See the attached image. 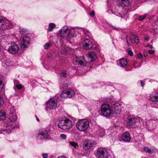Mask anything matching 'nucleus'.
Instances as JSON below:
<instances>
[{
  "instance_id": "f257e3e1",
  "label": "nucleus",
  "mask_w": 158,
  "mask_h": 158,
  "mask_svg": "<svg viewBox=\"0 0 158 158\" xmlns=\"http://www.w3.org/2000/svg\"><path fill=\"white\" fill-rule=\"evenodd\" d=\"M58 127L64 131L70 129L73 124L71 120L65 117L60 118L58 120Z\"/></svg>"
},
{
  "instance_id": "f03ea898",
  "label": "nucleus",
  "mask_w": 158,
  "mask_h": 158,
  "mask_svg": "<svg viewBox=\"0 0 158 158\" xmlns=\"http://www.w3.org/2000/svg\"><path fill=\"white\" fill-rule=\"evenodd\" d=\"M76 127L77 129L79 131H85L89 127V122L86 119H81L77 122Z\"/></svg>"
},
{
  "instance_id": "7ed1b4c3",
  "label": "nucleus",
  "mask_w": 158,
  "mask_h": 158,
  "mask_svg": "<svg viewBox=\"0 0 158 158\" xmlns=\"http://www.w3.org/2000/svg\"><path fill=\"white\" fill-rule=\"evenodd\" d=\"M101 112L102 114L105 117H109L112 114L110 106L106 103H103L102 105Z\"/></svg>"
},
{
  "instance_id": "20e7f679",
  "label": "nucleus",
  "mask_w": 158,
  "mask_h": 158,
  "mask_svg": "<svg viewBox=\"0 0 158 158\" xmlns=\"http://www.w3.org/2000/svg\"><path fill=\"white\" fill-rule=\"evenodd\" d=\"M11 23L7 20L0 19V29L1 30L9 29L12 27Z\"/></svg>"
},
{
  "instance_id": "39448f33",
  "label": "nucleus",
  "mask_w": 158,
  "mask_h": 158,
  "mask_svg": "<svg viewBox=\"0 0 158 158\" xmlns=\"http://www.w3.org/2000/svg\"><path fill=\"white\" fill-rule=\"evenodd\" d=\"M58 101L54 98H50L46 103V110L55 109L58 105Z\"/></svg>"
},
{
  "instance_id": "423d86ee",
  "label": "nucleus",
  "mask_w": 158,
  "mask_h": 158,
  "mask_svg": "<svg viewBox=\"0 0 158 158\" xmlns=\"http://www.w3.org/2000/svg\"><path fill=\"white\" fill-rule=\"evenodd\" d=\"M48 136L47 131L44 129H40L38 133L36 135V137L40 140L47 139Z\"/></svg>"
},
{
  "instance_id": "0eeeda50",
  "label": "nucleus",
  "mask_w": 158,
  "mask_h": 158,
  "mask_svg": "<svg viewBox=\"0 0 158 158\" xmlns=\"http://www.w3.org/2000/svg\"><path fill=\"white\" fill-rule=\"evenodd\" d=\"M96 156L98 158H107L108 153L105 149L101 148L98 149Z\"/></svg>"
},
{
  "instance_id": "6e6552de",
  "label": "nucleus",
  "mask_w": 158,
  "mask_h": 158,
  "mask_svg": "<svg viewBox=\"0 0 158 158\" xmlns=\"http://www.w3.org/2000/svg\"><path fill=\"white\" fill-rule=\"evenodd\" d=\"M139 118H136L133 116H130L128 117V119L127 121V126L128 128L134 127L135 126L136 122Z\"/></svg>"
},
{
  "instance_id": "1a4fd4ad",
  "label": "nucleus",
  "mask_w": 158,
  "mask_h": 158,
  "mask_svg": "<svg viewBox=\"0 0 158 158\" xmlns=\"http://www.w3.org/2000/svg\"><path fill=\"white\" fill-rule=\"evenodd\" d=\"M96 145V142L94 141L87 139L84 142L83 147L85 149L88 150L94 147Z\"/></svg>"
},
{
  "instance_id": "9d476101",
  "label": "nucleus",
  "mask_w": 158,
  "mask_h": 158,
  "mask_svg": "<svg viewBox=\"0 0 158 158\" xmlns=\"http://www.w3.org/2000/svg\"><path fill=\"white\" fill-rule=\"evenodd\" d=\"M111 109L112 114H119L121 111V106L118 103H115L112 105Z\"/></svg>"
},
{
  "instance_id": "9b49d317",
  "label": "nucleus",
  "mask_w": 158,
  "mask_h": 158,
  "mask_svg": "<svg viewBox=\"0 0 158 158\" xmlns=\"http://www.w3.org/2000/svg\"><path fill=\"white\" fill-rule=\"evenodd\" d=\"M19 49L18 45L15 43H12L8 49V51L12 54L16 53Z\"/></svg>"
},
{
  "instance_id": "f8f14e48",
  "label": "nucleus",
  "mask_w": 158,
  "mask_h": 158,
  "mask_svg": "<svg viewBox=\"0 0 158 158\" xmlns=\"http://www.w3.org/2000/svg\"><path fill=\"white\" fill-rule=\"evenodd\" d=\"M92 42L87 39H86L83 44L84 49L89 50L91 49L93 47Z\"/></svg>"
},
{
  "instance_id": "ddd939ff",
  "label": "nucleus",
  "mask_w": 158,
  "mask_h": 158,
  "mask_svg": "<svg viewBox=\"0 0 158 158\" xmlns=\"http://www.w3.org/2000/svg\"><path fill=\"white\" fill-rule=\"evenodd\" d=\"M74 71V69L70 68L68 69L65 71H63L61 72L60 75L64 77H70V75H72L73 74V73H72V72Z\"/></svg>"
},
{
  "instance_id": "4468645a",
  "label": "nucleus",
  "mask_w": 158,
  "mask_h": 158,
  "mask_svg": "<svg viewBox=\"0 0 158 158\" xmlns=\"http://www.w3.org/2000/svg\"><path fill=\"white\" fill-rule=\"evenodd\" d=\"M30 39L27 37H23L21 42L22 47L24 48H27L30 44Z\"/></svg>"
},
{
  "instance_id": "2eb2a0df",
  "label": "nucleus",
  "mask_w": 158,
  "mask_h": 158,
  "mask_svg": "<svg viewBox=\"0 0 158 158\" xmlns=\"http://www.w3.org/2000/svg\"><path fill=\"white\" fill-rule=\"evenodd\" d=\"M150 99L153 102H158V93L156 91L153 92L150 95Z\"/></svg>"
},
{
  "instance_id": "dca6fc26",
  "label": "nucleus",
  "mask_w": 158,
  "mask_h": 158,
  "mask_svg": "<svg viewBox=\"0 0 158 158\" xmlns=\"http://www.w3.org/2000/svg\"><path fill=\"white\" fill-rule=\"evenodd\" d=\"M69 29L66 27H64L62 28L60 32V36L62 37H67Z\"/></svg>"
},
{
  "instance_id": "f3484780",
  "label": "nucleus",
  "mask_w": 158,
  "mask_h": 158,
  "mask_svg": "<svg viewBox=\"0 0 158 158\" xmlns=\"http://www.w3.org/2000/svg\"><path fill=\"white\" fill-rule=\"evenodd\" d=\"M87 56L90 61L94 60L97 57L95 52L93 51L88 52Z\"/></svg>"
},
{
  "instance_id": "a211bd4d",
  "label": "nucleus",
  "mask_w": 158,
  "mask_h": 158,
  "mask_svg": "<svg viewBox=\"0 0 158 158\" xmlns=\"http://www.w3.org/2000/svg\"><path fill=\"white\" fill-rule=\"evenodd\" d=\"M122 139L123 140L126 142H129L131 140V137L128 133H125L123 134Z\"/></svg>"
},
{
  "instance_id": "6ab92c4d",
  "label": "nucleus",
  "mask_w": 158,
  "mask_h": 158,
  "mask_svg": "<svg viewBox=\"0 0 158 158\" xmlns=\"http://www.w3.org/2000/svg\"><path fill=\"white\" fill-rule=\"evenodd\" d=\"M85 59L83 56H80L79 57H77L76 58V61L79 64L81 65H84L85 62Z\"/></svg>"
},
{
  "instance_id": "aec40b11",
  "label": "nucleus",
  "mask_w": 158,
  "mask_h": 158,
  "mask_svg": "<svg viewBox=\"0 0 158 158\" xmlns=\"http://www.w3.org/2000/svg\"><path fill=\"white\" fill-rule=\"evenodd\" d=\"M119 64L122 67H125L127 64V60L126 59L122 58L119 60Z\"/></svg>"
},
{
  "instance_id": "412c9836",
  "label": "nucleus",
  "mask_w": 158,
  "mask_h": 158,
  "mask_svg": "<svg viewBox=\"0 0 158 158\" xmlns=\"http://www.w3.org/2000/svg\"><path fill=\"white\" fill-rule=\"evenodd\" d=\"M68 36L70 38H72L75 37L76 35L75 34V30L73 29L71 30L69 29V31L68 32Z\"/></svg>"
},
{
  "instance_id": "4be33fe9",
  "label": "nucleus",
  "mask_w": 158,
  "mask_h": 158,
  "mask_svg": "<svg viewBox=\"0 0 158 158\" xmlns=\"http://www.w3.org/2000/svg\"><path fill=\"white\" fill-rule=\"evenodd\" d=\"M68 93V95L69 96V98H70L73 96L75 95L74 91L71 89H68L66 90Z\"/></svg>"
},
{
  "instance_id": "5701e85b",
  "label": "nucleus",
  "mask_w": 158,
  "mask_h": 158,
  "mask_svg": "<svg viewBox=\"0 0 158 158\" xmlns=\"http://www.w3.org/2000/svg\"><path fill=\"white\" fill-rule=\"evenodd\" d=\"M69 50V48L66 46L63 45L61 47V52L62 54H65Z\"/></svg>"
},
{
  "instance_id": "b1692460",
  "label": "nucleus",
  "mask_w": 158,
  "mask_h": 158,
  "mask_svg": "<svg viewBox=\"0 0 158 158\" xmlns=\"http://www.w3.org/2000/svg\"><path fill=\"white\" fill-rule=\"evenodd\" d=\"M14 128V126L10 125L6 126V128L4 129V131H6L8 133H10Z\"/></svg>"
},
{
  "instance_id": "393cba45",
  "label": "nucleus",
  "mask_w": 158,
  "mask_h": 158,
  "mask_svg": "<svg viewBox=\"0 0 158 158\" xmlns=\"http://www.w3.org/2000/svg\"><path fill=\"white\" fill-rule=\"evenodd\" d=\"M9 118L11 122H15L17 119V116L16 114L9 115Z\"/></svg>"
},
{
  "instance_id": "a878e982",
  "label": "nucleus",
  "mask_w": 158,
  "mask_h": 158,
  "mask_svg": "<svg viewBox=\"0 0 158 158\" xmlns=\"http://www.w3.org/2000/svg\"><path fill=\"white\" fill-rule=\"evenodd\" d=\"M96 132L98 135L100 136H102L104 134L105 132L103 129L100 128L98 129Z\"/></svg>"
},
{
  "instance_id": "bb28decb",
  "label": "nucleus",
  "mask_w": 158,
  "mask_h": 158,
  "mask_svg": "<svg viewBox=\"0 0 158 158\" xmlns=\"http://www.w3.org/2000/svg\"><path fill=\"white\" fill-rule=\"evenodd\" d=\"M56 27L55 24L54 23H51L49 24V28L48 31H52L53 30V29Z\"/></svg>"
},
{
  "instance_id": "cd10ccee",
  "label": "nucleus",
  "mask_w": 158,
  "mask_h": 158,
  "mask_svg": "<svg viewBox=\"0 0 158 158\" xmlns=\"http://www.w3.org/2000/svg\"><path fill=\"white\" fill-rule=\"evenodd\" d=\"M6 117V114L5 112L3 111H0V119L3 120Z\"/></svg>"
},
{
  "instance_id": "c85d7f7f",
  "label": "nucleus",
  "mask_w": 158,
  "mask_h": 158,
  "mask_svg": "<svg viewBox=\"0 0 158 158\" xmlns=\"http://www.w3.org/2000/svg\"><path fill=\"white\" fill-rule=\"evenodd\" d=\"M61 96L62 98H66L69 97V96L68 95V93L67 92L66 90L63 91L61 94Z\"/></svg>"
},
{
  "instance_id": "c756f323",
  "label": "nucleus",
  "mask_w": 158,
  "mask_h": 158,
  "mask_svg": "<svg viewBox=\"0 0 158 158\" xmlns=\"http://www.w3.org/2000/svg\"><path fill=\"white\" fill-rule=\"evenodd\" d=\"M70 144L73 147V150L75 149H78L79 148L77 144L74 142H70Z\"/></svg>"
},
{
  "instance_id": "7c9ffc66",
  "label": "nucleus",
  "mask_w": 158,
  "mask_h": 158,
  "mask_svg": "<svg viewBox=\"0 0 158 158\" xmlns=\"http://www.w3.org/2000/svg\"><path fill=\"white\" fill-rule=\"evenodd\" d=\"M4 64L7 66H9L11 65V62L9 60H6L4 62Z\"/></svg>"
},
{
  "instance_id": "2f4dec72",
  "label": "nucleus",
  "mask_w": 158,
  "mask_h": 158,
  "mask_svg": "<svg viewBox=\"0 0 158 158\" xmlns=\"http://www.w3.org/2000/svg\"><path fill=\"white\" fill-rule=\"evenodd\" d=\"M133 40L135 41V43L136 44H138L139 43V42L138 38L137 36L135 35H134L133 36Z\"/></svg>"
},
{
  "instance_id": "473e14b6",
  "label": "nucleus",
  "mask_w": 158,
  "mask_h": 158,
  "mask_svg": "<svg viewBox=\"0 0 158 158\" xmlns=\"http://www.w3.org/2000/svg\"><path fill=\"white\" fill-rule=\"evenodd\" d=\"M123 4L126 6H129V2L128 0H121Z\"/></svg>"
},
{
  "instance_id": "72a5a7b5",
  "label": "nucleus",
  "mask_w": 158,
  "mask_h": 158,
  "mask_svg": "<svg viewBox=\"0 0 158 158\" xmlns=\"http://www.w3.org/2000/svg\"><path fill=\"white\" fill-rule=\"evenodd\" d=\"M143 150L144 151L149 153H151L152 151V150L150 148L146 147H145L144 148Z\"/></svg>"
},
{
  "instance_id": "f704fd0d",
  "label": "nucleus",
  "mask_w": 158,
  "mask_h": 158,
  "mask_svg": "<svg viewBox=\"0 0 158 158\" xmlns=\"http://www.w3.org/2000/svg\"><path fill=\"white\" fill-rule=\"evenodd\" d=\"M16 114L15 112V110L13 107H12L10 109L9 115Z\"/></svg>"
},
{
  "instance_id": "c9c22d12",
  "label": "nucleus",
  "mask_w": 158,
  "mask_h": 158,
  "mask_svg": "<svg viewBox=\"0 0 158 158\" xmlns=\"http://www.w3.org/2000/svg\"><path fill=\"white\" fill-rule=\"evenodd\" d=\"M112 13L114 14L115 15L118 16L119 17H122V14L120 13H118L117 11H116L115 10H114L112 11Z\"/></svg>"
},
{
  "instance_id": "e433bc0d",
  "label": "nucleus",
  "mask_w": 158,
  "mask_h": 158,
  "mask_svg": "<svg viewBox=\"0 0 158 158\" xmlns=\"http://www.w3.org/2000/svg\"><path fill=\"white\" fill-rule=\"evenodd\" d=\"M146 16L147 15L146 14L140 16L138 18L139 20V21L143 20Z\"/></svg>"
},
{
  "instance_id": "4c0bfd02",
  "label": "nucleus",
  "mask_w": 158,
  "mask_h": 158,
  "mask_svg": "<svg viewBox=\"0 0 158 158\" xmlns=\"http://www.w3.org/2000/svg\"><path fill=\"white\" fill-rule=\"evenodd\" d=\"M137 58L140 60H141L143 59V55L141 53H139L137 56Z\"/></svg>"
},
{
  "instance_id": "58836bf2",
  "label": "nucleus",
  "mask_w": 158,
  "mask_h": 158,
  "mask_svg": "<svg viewBox=\"0 0 158 158\" xmlns=\"http://www.w3.org/2000/svg\"><path fill=\"white\" fill-rule=\"evenodd\" d=\"M60 138L61 139H65L66 138V135L64 134H61L60 135Z\"/></svg>"
},
{
  "instance_id": "ea45409f",
  "label": "nucleus",
  "mask_w": 158,
  "mask_h": 158,
  "mask_svg": "<svg viewBox=\"0 0 158 158\" xmlns=\"http://www.w3.org/2000/svg\"><path fill=\"white\" fill-rule=\"evenodd\" d=\"M4 103V101L2 98L0 97V107L2 106Z\"/></svg>"
},
{
  "instance_id": "a19ab883",
  "label": "nucleus",
  "mask_w": 158,
  "mask_h": 158,
  "mask_svg": "<svg viewBox=\"0 0 158 158\" xmlns=\"http://www.w3.org/2000/svg\"><path fill=\"white\" fill-rule=\"evenodd\" d=\"M50 46V44L48 43H46L44 45V48L46 49H47Z\"/></svg>"
},
{
  "instance_id": "79ce46f5",
  "label": "nucleus",
  "mask_w": 158,
  "mask_h": 158,
  "mask_svg": "<svg viewBox=\"0 0 158 158\" xmlns=\"http://www.w3.org/2000/svg\"><path fill=\"white\" fill-rule=\"evenodd\" d=\"M16 87L19 89H20L22 88V85L21 84H19L16 85Z\"/></svg>"
},
{
  "instance_id": "37998d69",
  "label": "nucleus",
  "mask_w": 158,
  "mask_h": 158,
  "mask_svg": "<svg viewBox=\"0 0 158 158\" xmlns=\"http://www.w3.org/2000/svg\"><path fill=\"white\" fill-rule=\"evenodd\" d=\"M42 156L43 158H47L48 157V154L46 153H43L42 154Z\"/></svg>"
},
{
  "instance_id": "c03bdc74",
  "label": "nucleus",
  "mask_w": 158,
  "mask_h": 158,
  "mask_svg": "<svg viewBox=\"0 0 158 158\" xmlns=\"http://www.w3.org/2000/svg\"><path fill=\"white\" fill-rule=\"evenodd\" d=\"M95 15V12L94 11H92L89 14V15L90 16L93 17Z\"/></svg>"
},
{
  "instance_id": "a18cd8bd",
  "label": "nucleus",
  "mask_w": 158,
  "mask_h": 158,
  "mask_svg": "<svg viewBox=\"0 0 158 158\" xmlns=\"http://www.w3.org/2000/svg\"><path fill=\"white\" fill-rule=\"evenodd\" d=\"M128 54L130 56H132L133 55V53L132 51L131 50H129L128 51Z\"/></svg>"
},
{
  "instance_id": "49530a36",
  "label": "nucleus",
  "mask_w": 158,
  "mask_h": 158,
  "mask_svg": "<svg viewBox=\"0 0 158 158\" xmlns=\"http://www.w3.org/2000/svg\"><path fill=\"white\" fill-rule=\"evenodd\" d=\"M63 85L64 86H63L62 85H61V86L60 87L61 88H63L64 87H66L68 85L66 83H65V84H63Z\"/></svg>"
},
{
  "instance_id": "de8ad7c7",
  "label": "nucleus",
  "mask_w": 158,
  "mask_h": 158,
  "mask_svg": "<svg viewBox=\"0 0 158 158\" xmlns=\"http://www.w3.org/2000/svg\"><path fill=\"white\" fill-rule=\"evenodd\" d=\"M154 52V51L153 50H149L148 51V53L150 54H153Z\"/></svg>"
},
{
  "instance_id": "09e8293b",
  "label": "nucleus",
  "mask_w": 158,
  "mask_h": 158,
  "mask_svg": "<svg viewBox=\"0 0 158 158\" xmlns=\"http://www.w3.org/2000/svg\"><path fill=\"white\" fill-rule=\"evenodd\" d=\"M110 26H111L113 27V29L114 30H118V29L116 27V26H113L111 25H110Z\"/></svg>"
},
{
  "instance_id": "8fccbe9b",
  "label": "nucleus",
  "mask_w": 158,
  "mask_h": 158,
  "mask_svg": "<svg viewBox=\"0 0 158 158\" xmlns=\"http://www.w3.org/2000/svg\"><path fill=\"white\" fill-rule=\"evenodd\" d=\"M140 82H141V85L143 87L144 86V84L143 83V81H142L141 80L140 81Z\"/></svg>"
},
{
  "instance_id": "3c124183",
  "label": "nucleus",
  "mask_w": 158,
  "mask_h": 158,
  "mask_svg": "<svg viewBox=\"0 0 158 158\" xmlns=\"http://www.w3.org/2000/svg\"><path fill=\"white\" fill-rule=\"evenodd\" d=\"M35 117L36 118V119L37 121L38 122H39L40 121V120H39V118L37 117V116L36 115H35Z\"/></svg>"
},
{
  "instance_id": "603ef678",
  "label": "nucleus",
  "mask_w": 158,
  "mask_h": 158,
  "mask_svg": "<svg viewBox=\"0 0 158 158\" xmlns=\"http://www.w3.org/2000/svg\"><path fill=\"white\" fill-rule=\"evenodd\" d=\"M57 158H67L64 156H60L58 157Z\"/></svg>"
},
{
  "instance_id": "864d4df0",
  "label": "nucleus",
  "mask_w": 158,
  "mask_h": 158,
  "mask_svg": "<svg viewBox=\"0 0 158 158\" xmlns=\"http://www.w3.org/2000/svg\"><path fill=\"white\" fill-rule=\"evenodd\" d=\"M147 52H144V56H145V57H146L147 56Z\"/></svg>"
},
{
  "instance_id": "5fc2aeb1",
  "label": "nucleus",
  "mask_w": 158,
  "mask_h": 158,
  "mask_svg": "<svg viewBox=\"0 0 158 158\" xmlns=\"http://www.w3.org/2000/svg\"><path fill=\"white\" fill-rule=\"evenodd\" d=\"M156 24L158 26V19H157V20L156 21Z\"/></svg>"
},
{
  "instance_id": "6e6d98bb",
  "label": "nucleus",
  "mask_w": 158,
  "mask_h": 158,
  "mask_svg": "<svg viewBox=\"0 0 158 158\" xmlns=\"http://www.w3.org/2000/svg\"><path fill=\"white\" fill-rule=\"evenodd\" d=\"M129 37L127 36V43H128V40H129Z\"/></svg>"
},
{
  "instance_id": "4d7b16f0",
  "label": "nucleus",
  "mask_w": 158,
  "mask_h": 158,
  "mask_svg": "<svg viewBox=\"0 0 158 158\" xmlns=\"http://www.w3.org/2000/svg\"><path fill=\"white\" fill-rule=\"evenodd\" d=\"M90 121L91 122V123H93V121H92L91 120H90Z\"/></svg>"
},
{
  "instance_id": "13d9d810",
  "label": "nucleus",
  "mask_w": 158,
  "mask_h": 158,
  "mask_svg": "<svg viewBox=\"0 0 158 158\" xmlns=\"http://www.w3.org/2000/svg\"><path fill=\"white\" fill-rule=\"evenodd\" d=\"M15 96H17V94H15Z\"/></svg>"
},
{
  "instance_id": "bf43d9fd",
  "label": "nucleus",
  "mask_w": 158,
  "mask_h": 158,
  "mask_svg": "<svg viewBox=\"0 0 158 158\" xmlns=\"http://www.w3.org/2000/svg\"><path fill=\"white\" fill-rule=\"evenodd\" d=\"M20 33H21V34H23V33H22V31H20Z\"/></svg>"
},
{
  "instance_id": "052dcab7",
  "label": "nucleus",
  "mask_w": 158,
  "mask_h": 158,
  "mask_svg": "<svg viewBox=\"0 0 158 158\" xmlns=\"http://www.w3.org/2000/svg\"><path fill=\"white\" fill-rule=\"evenodd\" d=\"M152 46V45L150 46V47H151V48Z\"/></svg>"
}]
</instances>
